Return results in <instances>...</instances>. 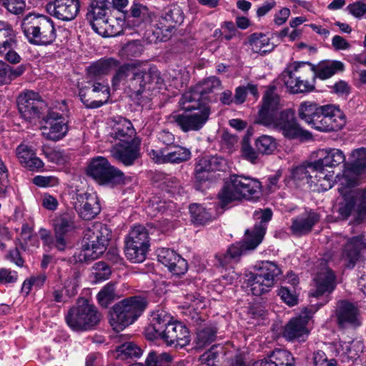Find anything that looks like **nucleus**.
I'll return each instance as SVG.
<instances>
[{
	"label": "nucleus",
	"mask_w": 366,
	"mask_h": 366,
	"mask_svg": "<svg viewBox=\"0 0 366 366\" xmlns=\"http://www.w3.org/2000/svg\"><path fill=\"white\" fill-rule=\"evenodd\" d=\"M191 114L186 112L173 116L174 121L184 132L199 130L207 122L210 114V109L205 104H199L191 109Z\"/></svg>",
	"instance_id": "a211bd4d"
},
{
	"label": "nucleus",
	"mask_w": 366,
	"mask_h": 366,
	"mask_svg": "<svg viewBox=\"0 0 366 366\" xmlns=\"http://www.w3.org/2000/svg\"><path fill=\"white\" fill-rule=\"evenodd\" d=\"M17 106L22 118L29 122L41 118L46 109V104L39 93L31 90L23 92L19 95Z\"/></svg>",
	"instance_id": "2eb2a0df"
},
{
	"label": "nucleus",
	"mask_w": 366,
	"mask_h": 366,
	"mask_svg": "<svg viewBox=\"0 0 366 366\" xmlns=\"http://www.w3.org/2000/svg\"><path fill=\"white\" fill-rule=\"evenodd\" d=\"M149 247V232L143 225H135L125 239V254L134 263L142 262Z\"/></svg>",
	"instance_id": "ddd939ff"
},
{
	"label": "nucleus",
	"mask_w": 366,
	"mask_h": 366,
	"mask_svg": "<svg viewBox=\"0 0 366 366\" xmlns=\"http://www.w3.org/2000/svg\"><path fill=\"white\" fill-rule=\"evenodd\" d=\"M192 222L197 225L205 224L212 220V214L202 204L194 203L189 206Z\"/></svg>",
	"instance_id": "a19ab883"
},
{
	"label": "nucleus",
	"mask_w": 366,
	"mask_h": 366,
	"mask_svg": "<svg viewBox=\"0 0 366 366\" xmlns=\"http://www.w3.org/2000/svg\"><path fill=\"white\" fill-rule=\"evenodd\" d=\"M18 279L17 272L8 269H0V283L7 284L16 282Z\"/></svg>",
	"instance_id": "0e129e2a"
},
{
	"label": "nucleus",
	"mask_w": 366,
	"mask_h": 366,
	"mask_svg": "<svg viewBox=\"0 0 366 366\" xmlns=\"http://www.w3.org/2000/svg\"><path fill=\"white\" fill-rule=\"evenodd\" d=\"M254 366H295V358L287 350L276 349L267 358Z\"/></svg>",
	"instance_id": "f704fd0d"
},
{
	"label": "nucleus",
	"mask_w": 366,
	"mask_h": 366,
	"mask_svg": "<svg viewBox=\"0 0 366 366\" xmlns=\"http://www.w3.org/2000/svg\"><path fill=\"white\" fill-rule=\"evenodd\" d=\"M119 66V61L114 59H108L99 61L90 66V73L94 75L106 74L116 70Z\"/></svg>",
	"instance_id": "a18cd8bd"
},
{
	"label": "nucleus",
	"mask_w": 366,
	"mask_h": 366,
	"mask_svg": "<svg viewBox=\"0 0 366 366\" xmlns=\"http://www.w3.org/2000/svg\"><path fill=\"white\" fill-rule=\"evenodd\" d=\"M254 241L250 234L245 233L243 242H236L232 244L224 253L216 254L215 257L219 265L223 267L228 266L234 262H237L240 257L245 254L247 251L253 250L255 248H250L249 245Z\"/></svg>",
	"instance_id": "393cba45"
},
{
	"label": "nucleus",
	"mask_w": 366,
	"mask_h": 366,
	"mask_svg": "<svg viewBox=\"0 0 366 366\" xmlns=\"http://www.w3.org/2000/svg\"><path fill=\"white\" fill-rule=\"evenodd\" d=\"M220 80L215 76H210L199 82L191 90L186 92L182 97L179 104L184 110H191L203 104L201 101L207 99V95L214 89L220 88Z\"/></svg>",
	"instance_id": "dca6fc26"
},
{
	"label": "nucleus",
	"mask_w": 366,
	"mask_h": 366,
	"mask_svg": "<svg viewBox=\"0 0 366 366\" xmlns=\"http://www.w3.org/2000/svg\"><path fill=\"white\" fill-rule=\"evenodd\" d=\"M108 10V6H90L87 19L90 21L94 31L102 25V21H105L109 19Z\"/></svg>",
	"instance_id": "79ce46f5"
},
{
	"label": "nucleus",
	"mask_w": 366,
	"mask_h": 366,
	"mask_svg": "<svg viewBox=\"0 0 366 366\" xmlns=\"http://www.w3.org/2000/svg\"><path fill=\"white\" fill-rule=\"evenodd\" d=\"M323 162H307V164H301L291 170V178L295 182L307 180L310 177V171H319L322 172L324 169Z\"/></svg>",
	"instance_id": "4c0bfd02"
},
{
	"label": "nucleus",
	"mask_w": 366,
	"mask_h": 366,
	"mask_svg": "<svg viewBox=\"0 0 366 366\" xmlns=\"http://www.w3.org/2000/svg\"><path fill=\"white\" fill-rule=\"evenodd\" d=\"M323 109L324 106L312 102H305L300 104L298 114L301 119L316 129V123L320 121Z\"/></svg>",
	"instance_id": "72a5a7b5"
},
{
	"label": "nucleus",
	"mask_w": 366,
	"mask_h": 366,
	"mask_svg": "<svg viewBox=\"0 0 366 366\" xmlns=\"http://www.w3.org/2000/svg\"><path fill=\"white\" fill-rule=\"evenodd\" d=\"M16 157L22 160H41L36 157V151L32 146L21 144L16 149Z\"/></svg>",
	"instance_id": "3c124183"
},
{
	"label": "nucleus",
	"mask_w": 366,
	"mask_h": 366,
	"mask_svg": "<svg viewBox=\"0 0 366 366\" xmlns=\"http://www.w3.org/2000/svg\"><path fill=\"white\" fill-rule=\"evenodd\" d=\"M79 273L74 272L64 282L63 287L65 290V292L68 297H72L76 295L77 288L79 285Z\"/></svg>",
	"instance_id": "603ef678"
},
{
	"label": "nucleus",
	"mask_w": 366,
	"mask_h": 366,
	"mask_svg": "<svg viewBox=\"0 0 366 366\" xmlns=\"http://www.w3.org/2000/svg\"><path fill=\"white\" fill-rule=\"evenodd\" d=\"M343 112L334 105H324L320 121L316 123V129L320 132L338 131L345 125Z\"/></svg>",
	"instance_id": "412c9836"
},
{
	"label": "nucleus",
	"mask_w": 366,
	"mask_h": 366,
	"mask_svg": "<svg viewBox=\"0 0 366 366\" xmlns=\"http://www.w3.org/2000/svg\"><path fill=\"white\" fill-rule=\"evenodd\" d=\"M364 247L365 244L362 236L359 235L348 239L341 254V261L343 264L347 268H353L360 257V250Z\"/></svg>",
	"instance_id": "c85d7f7f"
},
{
	"label": "nucleus",
	"mask_w": 366,
	"mask_h": 366,
	"mask_svg": "<svg viewBox=\"0 0 366 366\" xmlns=\"http://www.w3.org/2000/svg\"><path fill=\"white\" fill-rule=\"evenodd\" d=\"M147 11V8L139 4H134L130 8V14L127 18L133 17L142 21Z\"/></svg>",
	"instance_id": "69168bd1"
},
{
	"label": "nucleus",
	"mask_w": 366,
	"mask_h": 366,
	"mask_svg": "<svg viewBox=\"0 0 366 366\" xmlns=\"http://www.w3.org/2000/svg\"><path fill=\"white\" fill-rule=\"evenodd\" d=\"M315 289L311 290L310 295L318 298L322 295L331 294L336 287L337 281L334 272L325 265L314 278Z\"/></svg>",
	"instance_id": "b1692460"
},
{
	"label": "nucleus",
	"mask_w": 366,
	"mask_h": 366,
	"mask_svg": "<svg viewBox=\"0 0 366 366\" xmlns=\"http://www.w3.org/2000/svg\"><path fill=\"white\" fill-rule=\"evenodd\" d=\"M41 150L45 158H47L49 160H59L64 157L63 154L56 149L44 146Z\"/></svg>",
	"instance_id": "774afa93"
},
{
	"label": "nucleus",
	"mask_w": 366,
	"mask_h": 366,
	"mask_svg": "<svg viewBox=\"0 0 366 366\" xmlns=\"http://www.w3.org/2000/svg\"><path fill=\"white\" fill-rule=\"evenodd\" d=\"M94 274L98 281L107 280L111 274V269L104 262H98L93 266Z\"/></svg>",
	"instance_id": "864d4df0"
},
{
	"label": "nucleus",
	"mask_w": 366,
	"mask_h": 366,
	"mask_svg": "<svg viewBox=\"0 0 366 366\" xmlns=\"http://www.w3.org/2000/svg\"><path fill=\"white\" fill-rule=\"evenodd\" d=\"M311 160H345L344 153L336 148L318 149L312 152Z\"/></svg>",
	"instance_id": "37998d69"
},
{
	"label": "nucleus",
	"mask_w": 366,
	"mask_h": 366,
	"mask_svg": "<svg viewBox=\"0 0 366 366\" xmlns=\"http://www.w3.org/2000/svg\"><path fill=\"white\" fill-rule=\"evenodd\" d=\"M167 157V160H188L191 158V152L188 149L178 146L168 153Z\"/></svg>",
	"instance_id": "6e6d98bb"
},
{
	"label": "nucleus",
	"mask_w": 366,
	"mask_h": 366,
	"mask_svg": "<svg viewBox=\"0 0 366 366\" xmlns=\"http://www.w3.org/2000/svg\"><path fill=\"white\" fill-rule=\"evenodd\" d=\"M14 36L13 29L6 22L0 21V54L16 47Z\"/></svg>",
	"instance_id": "58836bf2"
},
{
	"label": "nucleus",
	"mask_w": 366,
	"mask_h": 366,
	"mask_svg": "<svg viewBox=\"0 0 366 366\" xmlns=\"http://www.w3.org/2000/svg\"><path fill=\"white\" fill-rule=\"evenodd\" d=\"M280 98L273 88L266 91L263 103L259 111L257 123L272 128L290 139L301 141L311 139V134L302 129L297 122L290 109L279 112Z\"/></svg>",
	"instance_id": "f03ea898"
},
{
	"label": "nucleus",
	"mask_w": 366,
	"mask_h": 366,
	"mask_svg": "<svg viewBox=\"0 0 366 366\" xmlns=\"http://www.w3.org/2000/svg\"><path fill=\"white\" fill-rule=\"evenodd\" d=\"M249 43L254 53L265 54L274 49V45L270 42L269 37L261 33L252 34Z\"/></svg>",
	"instance_id": "ea45409f"
},
{
	"label": "nucleus",
	"mask_w": 366,
	"mask_h": 366,
	"mask_svg": "<svg viewBox=\"0 0 366 366\" xmlns=\"http://www.w3.org/2000/svg\"><path fill=\"white\" fill-rule=\"evenodd\" d=\"M347 9L351 14L356 17H360L366 12L365 5L360 2L351 4L347 6Z\"/></svg>",
	"instance_id": "338daca9"
},
{
	"label": "nucleus",
	"mask_w": 366,
	"mask_h": 366,
	"mask_svg": "<svg viewBox=\"0 0 366 366\" xmlns=\"http://www.w3.org/2000/svg\"><path fill=\"white\" fill-rule=\"evenodd\" d=\"M74 207L85 220L94 219L101 211L97 195L86 192L76 194Z\"/></svg>",
	"instance_id": "a878e982"
},
{
	"label": "nucleus",
	"mask_w": 366,
	"mask_h": 366,
	"mask_svg": "<svg viewBox=\"0 0 366 366\" xmlns=\"http://www.w3.org/2000/svg\"><path fill=\"white\" fill-rule=\"evenodd\" d=\"M242 153L244 158L249 160H255L257 158V151L249 145L248 137H244L242 142Z\"/></svg>",
	"instance_id": "e2e57ef3"
},
{
	"label": "nucleus",
	"mask_w": 366,
	"mask_h": 366,
	"mask_svg": "<svg viewBox=\"0 0 366 366\" xmlns=\"http://www.w3.org/2000/svg\"><path fill=\"white\" fill-rule=\"evenodd\" d=\"M42 119L44 124L41 127V131L45 139L58 141L67 133V123L61 114L54 111H49L45 117H42Z\"/></svg>",
	"instance_id": "aec40b11"
},
{
	"label": "nucleus",
	"mask_w": 366,
	"mask_h": 366,
	"mask_svg": "<svg viewBox=\"0 0 366 366\" xmlns=\"http://www.w3.org/2000/svg\"><path fill=\"white\" fill-rule=\"evenodd\" d=\"M312 74L310 63L294 62L282 72L281 78L290 93H308L315 89Z\"/></svg>",
	"instance_id": "9b49d317"
},
{
	"label": "nucleus",
	"mask_w": 366,
	"mask_h": 366,
	"mask_svg": "<svg viewBox=\"0 0 366 366\" xmlns=\"http://www.w3.org/2000/svg\"><path fill=\"white\" fill-rule=\"evenodd\" d=\"M261 188V182L257 179L232 174L224 182L218 197L222 206H225L233 201L257 198Z\"/></svg>",
	"instance_id": "0eeeda50"
},
{
	"label": "nucleus",
	"mask_w": 366,
	"mask_h": 366,
	"mask_svg": "<svg viewBox=\"0 0 366 366\" xmlns=\"http://www.w3.org/2000/svg\"><path fill=\"white\" fill-rule=\"evenodd\" d=\"M102 315L95 306L84 302L71 307L65 315L68 327L75 332L93 330L100 322Z\"/></svg>",
	"instance_id": "f8f14e48"
},
{
	"label": "nucleus",
	"mask_w": 366,
	"mask_h": 366,
	"mask_svg": "<svg viewBox=\"0 0 366 366\" xmlns=\"http://www.w3.org/2000/svg\"><path fill=\"white\" fill-rule=\"evenodd\" d=\"M149 340L161 339L167 345L184 347L190 342V335L187 327L164 310L158 311L152 317V323L145 329Z\"/></svg>",
	"instance_id": "7ed1b4c3"
},
{
	"label": "nucleus",
	"mask_w": 366,
	"mask_h": 366,
	"mask_svg": "<svg viewBox=\"0 0 366 366\" xmlns=\"http://www.w3.org/2000/svg\"><path fill=\"white\" fill-rule=\"evenodd\" d=\"M86 174L99 185L114 187L126 184V177L109 162H91Z\"/></svg>",
	"instance_id": "4468645a"
},
{
	"label": "nucleus",
	"mask_w": 366,
	"mask_h": 366,
	"mask_svg": "<svg viewBox=\"0 0 366 366\" xmlns=\"http://www.w3.org/2000/svg\"><path fill=\"white\" fill-rule=\"evenodd\" d=\"M332 318L342 329L357 327L362 323L357 307L347 300H340L337 302Z\"/></svg>",
	"instance_id": "6ab92c4d"
},
{
	"label": "nucleus",
	"mask_w": 366,
	"mask_h": 366,
	"mask_svg": "<svg viewBox=\"0 0 366 366\" xmlns=\"http://www.w3.org/2000/svg\"><path fill=\"white\" fill-rule=\"evenodd\" d=\"M363 344L360 340L340 342L337 345L336 351L341 361L357 360L363 351Z\"/></svg>",
	"instance_id": "c9c22d12"
},
{
	"label": "nucleus",
	"mask_w": 366,
	"mask_h": 366,
	"mask_svg": "<svg viewBox=\"0 0 366 366\" xmlns=\"http://www.w3.org/2000/svg\"><path fill=\"white\" fill-rule=\"evenodd\" d=\"M64 290H65L61 286L56 285L53 287L51 290L47 292L46 298L56 302H63L65 301Z\"/></svg>",
	"instance_id": "052dcab7"
},
{
	"label": "nucleus",
	"mask_w": 366,
	"mask_h": 366,
	"mask_svg": "<svg viewBox=\"0 0 366 366\" xmlns=\"http://www.w3.org/2000/svg\"><path fill=\"white\" fill-rule=\"evenodd\" d=\"M255 147L257 152L269 154L276 149L277 143L272 137L262 135L256 139Z\"/></svg>",
	"instance_id": "de8ad7c7"
},
{
	"label": "nucleus",
	"mask_w": 366,
	"mask_h": 366,
	"mask_svg": "<svg viewBox=\"0 0 366 366\" xmlns=\"http://www.w3.org/2000/svg\"><path fill=\"white\" fill-rule=\"evenodd\" d=\"M118 355L122 358L139 357L142 350L132 342H125L117 347Z\"/></svg>",
	"instance_id": "8fccbe9b"
},
{
	"label": "nucleus",
	"mask_w": 366,
	"mask_h": 366,
	"mask_svg": "<svg viewBox=\"0 0 366 366\" xmlns=\"http://www.w3.org/2000/svg\"><path fill=\"white\" fill-rule=\"evenodd\" d=\"M217 328L213 326H207L198 330L196 337V344L198 347H203L215 340Z\"/></svg>",
	"instance_id": "49530a36"
},
{
	"label": "nucleus",
	"mask_w": 366,
	"mask_h": 366,
	"mask_svg": "<svg viewBox=\"0 0 366 366\" xmlns=\"http://www.w3.org/2000/svg\"><path fill=\"white\" fill-rule=\"evenodd\" d=\"M111 230L102 223H95L84 232L81 249L73 257L75 262H88L99 258L105 251Z\"/></svg>",
	"instance_id": "423d86ee"
},
{
	"label": "nucleus",
	"mask_w": 366,
	"mask_h": 366,
	"mask_svg": "<svg viewBox=\"0 0 366 366\" xmlns=\"http://www.w3.org/2000/svg\"><path fill=\"white\" fill-rule=\"evenodd\" d=\"M320 219V217L316 212L313 210L306 211L292 219L290 229L295 235H306L309 234L313 227L319 222Z\"/></svg>",
	"instance_id": "c756f323"
},
{
	"label": "nucleus",
	"mask_w": 366,
	"mask_h": 366,
	"mask_svg": "<svg viewBox=\"0 0 366 366\" xmlns=\"http://www.w3.org/2000/svg\"><path fill=\"white\" fill-rule=\"evenodd\" d=\"M278 295L281 300L289 306H294L297 303V297L295 294L287 287H282L278 290Z\"/></svg>",
	"instance_id": "13d9d810"
},
{
	"label": "nucleus",
	"mask_w": 366,
	"mask_h": 366,
	"mask_svg": "<svg viewBox=\"0 0 366 366\" xmlns=\"http://www.w3.org/2000/svg\"><path fill=\"white\" fill-rule=\"evenodd\" d=\"M183 20V12L179 6L176 5L168 6L159 19L157 29L162 33L166 31L170 34L176 25L182 24Z\"/></svg>",
	"instance_id": "2f4dec72"
},
{
	"label": "nucleus",
	"mask_w": 366,
	"mask_h": 366,
	"mask_svg": "<svg viewBox=\"0 0 366 366\" xmlns=\"http://www.w3.org/2000/svg\"><path fill=\"white\" fill-rule=\"evenodd\" d=\"M342 174H337V191L340 197L334 206V213L339 220L350 218L360 223L366 218V188L352 189L359 184L361 175L366 173V162H345Z\"/></svg>",
	"instance_id": "f257e3e1"
},
{
	"label": "nucleus",
	"mask_w": 366,
	"mask_h": 366,
	"mask_svg": "<svg viewBox=\"0 0 366 366\" xmlns=\"http://www.w3.org/2000/svg\"><path fill=\"white\" fill-rule=\"evenodd\" d=\"M92 92L94 93V97L99 99L92 102H89L88 100L84 101L83 95L80 93L81 100L87 108H99L106 104L109 99V88L107 84L94 82L92 85Z\"/></svg>",
	"instance_id": "e433bc0d"
},
{
	"label": "nucleus",
	"mask_w": 366,
	"mask_h": 366,
	"mask_svg": "<svg viewBox=\"0 0 366 366\" xmlns=\"http://www.w3.org/2000/svg\"><path fill=\"white\" fill-rule=\"evenodd\" d=\"M21 26L24 36L31 44L48 46L56 40L54 23L45 15L29 13L23 18Z\"/></svg>",
	"instance_id": "6e6552de"
},
{
	"label": "nucleus",
	"mask_w": 366,
	"mask_h": 366,
	"mask_svg": "<svg viewBox=\"0 0 366 366\" xmlns=\"http://www.w3.org/2000/svg\"><path fill=\"white\" fill-rule=\"evenodd\" d=\"M79 9V0H54L46 5V11L49 14L64 21L74 19Z\"/></svg>",
	"instance_id": "5701e85b"
},
{
	"label": "nucleus",
	"mask_w": 366,
	"mask_h": 366,
	"mask_svg": "<svg viewBox=\"0 0 366 366\" xmlns=\"http://www.w3.org/2000/svg\"><path fill=\"white\" fill-rule=\"evenodd\" d=\"M254 272L246 274L245 282L252 294L261 296L268 293L274 286L282 270L274 262L263 261L255 266Z\"/></svg>",
	"instance_id": "9d476101"
},
{
	"label": "nucleus",
	"mask_w": 366,
	"mask_h": 366,
	"mask_svg": "<svg viewBox=\"0 0 366 366\" xmlns=\"http://www.w3.org/2000/svg\"><path fill=\"white\" fill-rule=\"evenodd\" d=\"M118 297L116 293V282H109L105 285L97 295L98 303L107 307Z\"/></svg>",
	"instance_id": "c03bdc74"
},
{
	"label": "nucleus",
	"mask_w": 366,
	"mask_h": 366,
	"mask_svg": "<svg viewBox=\"0 0 366 366\" xmlns=\"http://www.w3.org/2000/svg\"><path fill=\"white\" fill-rule=\"evenodd\" d=\"M164 184H165V189L168 193H171L173 195H180L182 194V188L175 177H167Z\"/></svg>",
	"instance_id": "bf43d9fd"
},
{
	"label": "nucleus",
	"mask_w": 366,
	"mask_h": 366,
	"mask_svg": "<svg viewBox=\"0 0 366 366\" xmlns=\"http://www.w3.org/2000/svg\"><path fill=\"white\" fill-rule=\"evenodd\" d=\"M310 66L312 67V78H319L322 80L327 79L345 69L344 64L340 61H323L317 66L310 63Z\"/></svg>",
	"instance_id": "473e14b6"
},
{
	"label": "nucleus",
	"mask_w": 366,
	"mask_h": 366,
	"mask_svg": "<svg viewBox=\"0 0 366 366\" xmlns=\"http://www.w3.org/2000/svg\"><path fill=\"white\" fill-rule=\"evenodd\" d=\"M136 134L132 123L122 117L114 120L111 136L119 140L111 150L112 157L117 160H135L140 157L141 140L134 137Z\"/></svg>",
	"instance_id": "39448f33"
},
{
	"label": "nucleus",
	"mask_w": 366,
	"mask_h": 366,
	"mask_svg": "<svg viewBox=\"0 0 366 366\" xmlns=\"http://www.w3.org/2000/svg\"><path fill=\"white\" fill-rule=\"evenodd\" d=\"M3 5L14 14H19L25 9L26 4L24 0H4Z\"/></svg>",
	"instance_id": "4d7b16f0"
},
{
	"label": "nucleus",
	"mask_w": 366,
	"mask_h": 366,
	"mask_svg": "<svg viewBox=\"0 0 366 366\" xmlns=\"http://www.w3.org/2000/svg\"><path fill=\"white\" fill-rule=\"evenodd\" d=\"M272 212L269 209L254 212L255 218L260 222L256 223L251 229L246 230V234L254 238V241L249 245L250 248H256L262 242L267 228V223L272 219Z\"/></svg>",
	"instance_id": "7c9ffc66"
},
{
	"label": "nucleus",
	"mask_w": 366,
	"mask_h": 366,
	"mask_svg": "<svg viewBox=\"0 0 366 366\" xmlns=\"http://www.w3.org/2000/svg\"><path fill=\"white\" fill-rule=\"evenodd\" d=\"M225 165L222 162H199L195 167L196 189L203 190L209 187V182L221 177L216 172H222Z\"/></svg>",
	"instance_id": "4be33fe9"
},
{
	"label": "nucleus",
	"mask_w": 366,
	"mask_h": 366,
	"mask_svg": "<svg viewBox=\"0 0 366 366\" xmlns=\"http://www.w3.org/2000/svg\"><path fill=\"white\" fill-rule=\"evenodd\" d=\"M162 83L163 79L155 66H151L147 70L134 64L118 66L112 79L114 87H117L120 84H127L137 96L141 95L146 90H152L155 86Z\"/></svg>",
	"instance_id": "20e7f679"
},
{
	"label": "nucleus",
	"mask_w": 366,
	"mask_h": 366,
	"mask_svg": "<svg viewBox=\"0 0 366 366\" xmlns=\"http://www.w3.org/2000/svg\"><path fill=\"white\" fill-rule=\"evenodd\" d=\"M99 26L94 31L98 34L104 36H116L122 32V29L119 25H115L116 21L114 19L109 18L105 21H102Z\"/></svg>",
	"instance_id": "09e8293b"
},
{
	"label": "nucleus",
	"mask_w": 366,
	"mask_h": 366,
	"mask_svg": "<svg viewBox=\"0 0 366 366\" xmlns=\"http://www.w3.org/2000/svg\"><path fill=\"white\" fill-rule=\"evenodd\" d=\"M147 305V300L141 296L127 297L115 304L110 312L112 329L117 332L122 331L141 316Z\"/></svg>",
	"instance_id": "1a4fd4ad"
},
{
	"label": "nucleus",
	"mask_w": 366,
	"mask_h": 366,
	"mask_svg": "<svg viewBox=\"0 0 366 366\" xmlns=\"http://www.w3.org/2000/svg\"><path fill=\"white\" fill-rule=\"evenodd\" d=\"M77 229L74 217L63 214L53 220V230L56 237V249L63 252L71 248L72 237Z\"/></svg>",
	"instance_id": "f3484780"
},
{
	"label": "nucleus",
	"mask_w": 366,
	"mask_h": 366,
	"mask_svg": "<svg viewBox=\"0 0 366 366\" xmlns=\"http://www.w3.org/2000/svg\"><path fill=\"white\" fill-rule=\"evenodd\" d=\"M313 362L315 366H337V360L334 358L328 359L326 354L318 350L313 354Z\"/></svg>",
	"instance_id": "5fc2aeb1"
},
{
	"label": "nucleus",
	"mask_w": 366,
	"mask_h": 366,
	"mask_svg": "<svg viewBox=\"0 0 366 366\" xmlns=\"http://www.w3.org/2000/svg\"><path fill=\"white\" fill-rule=\"evenodd\" d=\"M304 315L291 320L285 327L283 337L290 341L295 340H305V337L308 335L309 331L307 325L309 320L312 317V312L305 309Z\"/></svg>",
	"instance_id": "bb28decb"
},
{
	"label": "nucleus",
	"mask_w": 366,
	"mask_h": 366,
	"mask_svg": "<svg viewBox=\"0 0 366 366\" xmlns=\"http://www.w3.org/2000/svg\"><path fill=\"white\" fill-rule=\"evenodd\" d=\"M158 261L168 268L174 275L184 274L187 271V263L176 252L168 248H161L157 251Z\"/></svg>",
	"instance_id": "cd10ccee"
},
{
	"label": "nucleus",
	"mask_w": 366,
	"mask_h": 366,
	"mask_svg": "<svg viewBox=\"0 0 366 366\" xmlns=\"http://www.w3.org/2000/svg\"><path fill=\"white\" fill-rule=\"evenodd\" d=\"M39 232L44 246L47 247L49 249H56L55 234L54 233V236L52 237L51 232L44 228H41Z\"/></svg>",
	"instance_id": "680f3d73"
}]
</instances>
